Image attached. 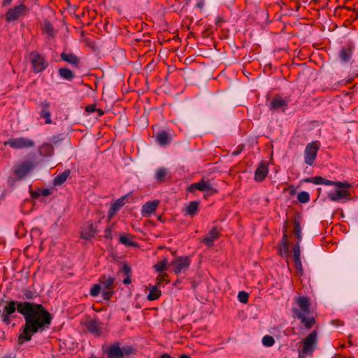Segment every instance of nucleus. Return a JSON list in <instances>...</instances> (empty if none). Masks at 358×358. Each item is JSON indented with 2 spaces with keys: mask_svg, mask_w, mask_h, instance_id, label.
Here are the masks:
<instances>
[{
  "mask_svg": "<svg viewBox=\"0 0 358 358\" xmlns=\"http://www.w3.org/2000/svg\"><path fill=\"white\" fill-rule=\"evenodd\" d=\"M161 295V291L157 285L151 286L150 287V292L147 296L149 301H154L157 299Z\"/></svg>",
  "mask_w": 358,
  "mask_h": 358,
  "instance_id": "25",
  "label": "nucleus"
},
{
  "mask_svg": "<svg viewBox=\"0 0 358 358\" xmlns=\"http://www.w3.org/2000/svg\"><path fill=\"white\" fill-rule=\"evenodd\" d=\"M120 242L125 245H134V243L126 235H121L120 236Z\"/></svg>",
  "mask_w": 358,
  "mask_h": 358,
  "instance_id": "37",
  "label": "nucleus"
},
{
  "mask_svg": "<svg viewBox=\"0 0 358 358\" xmlns=\"http://www.w3.org/2000/svg\"><path fill=\"white\" fill-rule=\"evenodd\" d=\"M320 143L318 141H313L306 146L304 150V162L309 166L313 164L317 155Z\"/></svg>",
  "mask_w": 358,
  "mask_h": 358,
  "instance_id": "6",
  "label": "nucleus"
},
{
  "mask_svg": "<svg viewBox=\"0 0 358 358\" xmlns=\"http://www.w3.org/2000/svg\"><path fill=\"white\" fill-rule=\"evenodd\" d=\"M289 102V99L288 97L276 96L271 101L268 107L273 110H285Z\"/></svg>",
  "mask_w": 358,
  "mask_h": 358,
  "instance_id": "13",
  "label": "nucleus"
},
{
  "mask_svg": "<svg viewBox=\"0 0 358 358\" xmlns=\"http://www.w3.org/2000/svg\"><path fill=\"white\" fill-rule=\"evenodd\" d=\"M294 233L296 234V236L298 239V243L300 242L302 239V232H301V228L300 226L299 222H296L294 223Z\"/></svg>",
  "mask_w": 358,
  "mask_h": 358,
  "instance_id": "34",
  "label": "nucleus"
},
{
  "mask_svg": "<svg viewBox=\"0 0 358 358\" xmlns=\"http://www.w3.org/2000/svg\"><path fill=\"white\" fill-rule=\"evenodd\" d=\"M308 181L315 185H322L324 182V178L320 176H316L309 179Z\"/></svg>",
  "mask_w": 358,
  "mask_h": 358,
  "instance_id": "39",
  "label": "nucleus"
},
{
  "mask_svg": "<svg viewBox=\"0 0 358 358\" xmlns=\"http://www.w3.org/2000/svg\"><path fill=\"white\" fill-rule=\"evenodd\" d=\"M16 311L21 313L25 320V325L18 337L20 344L30 341L33 334L48 328L52 320L50 313L42 305L18 301L6 303L1 315V320L9 324Z\"/></svg>",
  "mask_w": 358,
  "mask_h": 358,
  "instance_id": "1",
  "label": "nucleus"
},
{
  "mask_svg": "<svg viewBox=\"0 0 358 358\" xmlns=\"http://www.w3.org/2000/svg\"><path fill=\"white\" fill-rule=\"evenodd\" d=\"M45 27L46 29H47L48 31H50H50H52V27L50 26V24H45Z\"/></svg>",
  "mask_w": 358,
  "mask_h": 358,
  "instance_id": "45",
  "label": "nucleus"
},
{
  "mask_svg": "<svg viewBox=\"0 0 358 358\" xmlns=\"http://www.w3.org/2000/svg\"><path fill=\"white\" fill-rule=\"evenodd\" d=\"M96 111L98 112L99 116H101V115H102L103 114V112L101 109H97L96 108Z\"/></svg>",
  "mask_w": 358,
  "mask_h": 358,
  "instance_id": "48",
  "label": "nucleus"
},
{
  "mask_svg": "<svg viewBox=\"0 0 358 358\" xmlns=\"http://www.w3.org/2000/svg\"><path fill=\"white\" fill-rule=\"evenodd\" d=\"M13 182V178H8V182L9 184H10V183H11V182Z\"/></svg>",
  "mask_w": 358,
  "mask_h": 358,
  "instance_id": "51",
  "label": "nucleus"
},
{
  "mask_svg": "<svg viewBox=\"0 0 358 358\" xmlns=\"http://www.w3.org/2000/svg\"><path fill=\"white\" fill-rule=\"evenodd\" d=\"M168 171L166 168L161 167L156 170L155 179L158 181H162L166 176Z\"/></svg>",
  "mask_w": 358,
  "mask_h": 358,
  "instance_id": "30",
  "label": "nucleus"
},
{
  "mask_svg": "<svg viewBox=\"0 0 358 358\" xmlns=\"http://www.w3.org/2000/svg\"><path fill=\"white\" fill-rule=\"evenodd\" d=\"M124 201L125 199L124 197H122L120 199H118L111 205L108 215L109 220L111 219L117 213V212L124 205Z\"/></svg>",
  "mask_w": 358,
  "mask_h": 358,
  "instance_id": "17",
  "label": "nucleus"
},
{
  "mask_svg": "<svg viewBox=\"0 0 358 358\" xmlns=\"http://www.w3.org/2000/svg\"><path fill=\"white\" fill-rule=\"evenodd\" d=\"M69 175H70L69 170H66V171H63L62 173L59 174L57 177H55V178L54 179V184L56 185H61V184L64 183L66 180V179L69 176Z\"/></svg>",
  "mask_w": 358,
  "mask_h": 358,
  "instance_id": "27",
  "label": "nucleus"
},
{
  "mask_svg": "<svg viewBox=\"0 0 358 358\" xmlns=\"http://www.w3.org/2000/svg\"><path fill=\"white\" fill-rule=\"evenodd\" d=\"M160 358H172L170 355L168 354H163Z\"/></svg>",
  "mask_w": 358,
  "mask_h": 358,
  "instance_id": "46",
  "label": "nucleus"
},
{
  "mask_svg": "<svg viewBox=\"0 0 358 358\" xmlns=\"http://www.w3.org/2000/svg\"><path fill=\"white\" fill-rule=\"evenodd\" d=\"M59 75L62 79H64L66 80H71L74 77V74L72 72V71H71L70 69H66V68L60 69L59 70Z\"/></svg>",
  "mask_w": 358,
  "mask_h": 358,
  "instance_id": "28",
  "label": "nucleus"
},
{
  "mask_svg": "<svg viewBox=\"0 0 358 358\" xmlns=\"http://www.w3.org/2000/svg\"><path fill=\"white\" fill-rule=\"evenodd\" d=\"M203 3L202 2H198V3H197V6H198L199 8H202V7H203Z\"/></svg>",
  "mask_w": 358,
  "mask_h": 358,
  "instance_id": "49",
  "label": "nucleus"
},
{
  "mask_svg": "<svg viewBox=\"0 0 358 358\" xmlns=\"http://www.w3.org/2000/svg\"><path fill=\"white\" fill-rule=\"evenodd\" d=\"M294 317L301 320V322L306 327L311 328L315 321L310 315V303L307 296H296L292 306Z\"/></svg>",
  "mask_w": 358,
  "mask_h": 358,
  "instance_id": "2",
  "label": "nucleus"
},
{
  "mask_svg": "<svg viewBox=\"0 0 358 358\" xmlns=\"http://www.w3.org/2000/svg\"><path fill=\"white\" fill-rule=\"evenodd\" d=\"M95 234V231L93 228L92 225H88L87 227L82 229L80 236L82 238L85 240H90L92 238Z\"/></svg>",
  "mask_w": 358,
  "mask_h": 358,
  "instance_id": "21",
  "label": "nucleus"
},
{
  "mask_svg": "<svg viewBox=\"0 0 358 358\" xmlns=\"http://www.w3.org/2000/svg\"><path fill=\"white\" fill-rule=\"evenodd\" d=\"M249 294L245 291H241L238 294V299L240 302L246 303L248 301Z\"/></svg>",
  "mask_w": 358,
  "mask_h": 358,
  "instance_id": "36",
  "label": "nucleus"
},
{
  "mask_svg": "<svg viewBox=\"0 0 358 358\" xmlns=\"http://www.w3.org/2000/svg\"><path fill=\"white\" fill-rule=\"evenodd\" d=\"M301 343L303 347L299 352V358L311 357L317 346V331L316 330H313L301 341Z\"/></svg>",
  "mask_w": 358,
  "mask_h": 358,
  "instance_id": "3",
  "label": "nucleus"
},
{
  "mask_svg": "<svg viewBox=\"0 0 358 358\" xmlns=\"http://www.w3.org/2000/svg\"><path fill=\"white\" fill-rule=\"evenodd\" d=\"M199 202L196 201H191L185 208V215L194 216L197 213Z\"/></svg>",
  "mask_w": 358,
  "mask_h": 358,
  "instance_id": "23",
  "label": "nucleus"
},
{
  "mask_svg": "<svg viewBox=\"0 0 358 358\" xmlns=\"http://www.w3.org/2000/svg\"><path fill=\"white\" fill-rule=\"evenodd\" d=\"M87 329L96 336L101 334V323L96 320H91L87 323Z\"/></svg>",
  "mask_w": 358,
  "mask_h": 358,
  "instance_id": "20",
  "label": "nucleus"
},
{
  "mask_svg": "<svg viewBox=\"0 0 358 358\" xmlns=\"http://www.w3.org/2000/svg\"><path fill=\"white\" fill-rule=\"evenodd\" d=\"M191 264L190 258L186 257H178L171 263L173 271L176 275L184 273L189 267Z\"/></svg>",
  "mask_w": 358,
  "mask_h": 358,
  "instance_id": "5",
  "label": "nucleus"
},
{
  "mask_svg": "<svg viewBox=\"0 0 358 358\" xmlns=\"http://www.w3.org/2000/svg\"><path fill=\"white\" fill-rule=\"evenodd\" d=\"M324 185H334L336 187H351L352 185L348 182L333 181L324 178L323 184Z\"/></svg>",
  "mask_w": 358,
  "mask_h": 358,
  "instance_id": "24",
  "label": "nucleus"
},
{
  "mask_svg": "<svg viewBox=\"0 0 358 358\" xmlns=\"http://www.w3.org/2000/svg\"><path fill=\"white\" fill-rule=\"evenodd\" d=\"M349 187H336L327 193L328 198L332 201H347L351 199L350 194L348 190Z\"/></svg>",
  "mask_w": 358,
  "mask_h": 358,
  "instance_id": "7",
  "label": "nucleus"
},
{
  "mask_svg": "<svg viewBox=\"0 0 358 358\" xmlns=\"http://www.w3.org/2000/svg\"><path fill=\"white\" fill-rule=\"evenodd\" d=\"M61 58L64 61L76 66H78L80 62V59L73 53H67L64 52L61 54Z\"/></svg>",
  "mask_w": 358,
  "mask_h": 358,
  "instance_id": "19",
  "label": "nucleus"
},
{
  "mask_svg": "<svg viewBox=\"0 0 358 358\" xmlns=\"http://www.w3.org/2000/svg\"><path fill=\"white\" fill-rule=\"evenodd\" d=\"M262 344L266 347H271L275 343V340H274L273 337L271 336H268V335L264 336L262 338Z\"/></svg>",
  "mask_w": 358,
  "mask_h": 358,
  "instance_id": "32",
  "label": "nucleus"
},
{
  "mask_svg": "<svg viewBox=\"0 0 358 358\" xmlns=\"http://www.w3.org/2000/svg\"><path fill=\"white\" fill-rule=\"evenodd\" d=\"M156 138L158 144L160 145H164L168 144L171 140V138L169 137V134L164 131L157 133Z\"/></svg>",
  "mask_w": 358,
  "mask_h": 358,
  "instance_id": "22",
  "label": "nucleus"
},
{
  "mask_svg": "<svg viewBox=\"0 0 358 358\" xmlns=\"http://www.w3.org/2000/svg\"><path fill=\"white\" fill-rule=\"evenodd\" d=\"M219 237V233L215 228L210 230L204 237L203 242L208 246L210 247L213 245L215 240Z\"/></svg>",
  "mask_w": 358,
  "mask_h": 358,
  "instance_id": "18",
  "label": "nucleus"
},
{
  "mask_svg": "<svg viewBox=\"0 0 358 358\" xmlns=\"http://www.w3.org/2000/svg\"><path fill=\"white\" fill-rule=\"evenodd\" d=\"M27 9L23 4H20L13 8H10L6 13L5 17L8 22H13L17 20L20 17L26 15Z\"/></svg>",
  "mask_w": 358,
  "mask_h": 358,
  "instance_id": "10",
  "label": "nucleus"
},
{
  "mask_svg": "<svg viewBox=\"0 0 358 358\" xmlns=\"http://www.w3.org/2000/svg\"><path fill=\"white\" fill-rule=\"evenodd\" d=\"M41 116L45 119V124H51V113L48 109H42L41 111Z\"/></svg>",
  "mask_w": 358,
  "mask_h": 358,
  "instance_id": "33",
  "label": "nucleus"
},
{
  "mask_svg": "<svg viewBox=\"0 0 358 358\" xmlns=\"http://www.w3.org/2000/svg\"><path fill=\"white\" fill-rule=\"evenodd\" d=\"M268 173L267 162H262L257 166L255 173V180L261 182L265 179Z\"/></svg>",
  "mask_w": 358,
  "mask_h": 358,
  "instance_id": "15",
  "label": "nucleus"
},
{
  "mask_svg": "<svg viewBox=\"0 0 358 358\" xmlns=\"http://www.w3.org/2000/svg\"><path fill=\"white\" fill-rule=\"evenodd\" d=\"M101 290H102L101 285L100 284H95L92 287L90 294L92 296H97Z\"/></svg>",
  "mask_w": 358,
  "mask_h": 358,
  "instance_id": "35",
  "label": "nucleus"
},
{
  "mask_svg": "<svg viewBox=\"0 0 358 358\" xmlns=\"http://www.w3.org/2000/svg\"><path fill=\"white\" fill-rule=\"evenodd\" d=\"M42 109H48L50 108V103L47 101H44L41 103Z\"/></svg>",
  "mask_w": 358,
  "mask_h": 358,
  "instance_id": "43",
  "label": "nucleus"
},
{
  "mask_svg": "<svg viewBox=\"0 0 358 358\" xmlns=\"http://www.w3.org/2000/svg\"><path fill=\"white\" fill-rule=\"evenodd\" d=\"M13 0H4L3 1V4L4 5H8V4H10L11 2H12Z\"/></svg>",
  "mask_w": 358,
  "mask_h": 358,
  "instance_id": "47",
  "label": "nucleus"
},
{
  "mask_svg": "<svg viewBox=\"0 0 358 358\" xmlns=\"http://www.w3.org/2000/svg\"><path fill=\"white\" fill-rule=\"evenodd\" d=\"M122 269L126 275H129L131 268L127 264H124Z\"/></svg>",
  "mask_w": 358,
  "mask_h": 358,
  "instance_id": "42",
  "label": "nucleus"
},
{
  "mask_svg": "<svg viewBox=\"0 0 358 358\" xmlns=\"http://www.w3.org/2000/svg\"><path fill=\"white\" fill-rule=\"evenodd\" d=\"M5 145L14 149H23L34 146V142L28 138L19 137L8 139Z\"/></svg>",
  "mask_w": 358,
  "mask_h": 358,
  "instance_id": "11",
  "label": "nucleus"
},
{
  "mask_svg": "<svg viewBox=\"0 0 358 358\" xmlns=\"http://www.w3.org/2000/svg\"><path fill=\"white\" fill-rule=\"evenodd\" d=\"M168 260L166 258H165L164 260L157 263L154 267L157 272L162 273L164 271H166L168 268Z\"/></svg>",
  "mask_w": 358,
  "mask_h": 358,
  "instance_id": "29",
  "label": "nucleus"
},
{
  "mask_svg": "<svg viewBox=\"0 0 358 358\" xmlns=\"http://www.w3.org/2000/svg\"><path fill=\"white\" fill-rule=\"evenodd\" d=\"M34 168V164L31 161H25L15 166L13 173L20 180L27 176Z\"/></svg>",
  "mask_w": 358,
  "mask_h": 358,
  "instance_id": "8",
  "label": "nucleus"
},
{
  "mask_svg": "<svg viewBox=\"0 0 358 358\" xmlns=\"http://www.w3.org/2000/svg\"><path fill=\"white\" fill-rule=\"evenodd\" d=\"M29 60L33 71L35 73L43 72L48 66L45 57L36 51H33L30 53Z\"/></svg>",
  "mask_w": 358,
  "mask_h": 358,
  "instance_id": "4",
  "label": "nucleus"
},
{
  "mask_svg": "<svg viewBox=\"0 0 358 358\" xmlns=\"http://www.w3.org/2000/svg\"><path fill=\"white\" fill-rule=\"evenodd\" d=\"M131 352L130 347L120 348L118 343L110 345L108 348V357L110 358H123L124 355H128Z\"/></svg>",
  "mask_w": 358,
  "mask_h": 358,
  "instance_id": "9",
  "label": "nucleus"
},
{
  "mask_svg": "<svg viewBox=\"0 0 358 358\" xmlns=\"http://www.w3.org/2000/svg\"><path fill=\"white\" fill-rule=\"evenodd\" d=\"M196 189L203 192H209L213 190V187L209 180L202 179L198 182L191 184L187 188V191L189 192H194Z\"/></svg>",
  "mask_w": 358,
  "mask_h": 358,
  "instance_id": "14",
  "label": "nucleus"
},
{
  "mask_svg": "<svg viewBox=\"0 0 358 358\" xmlns=\"http://www.w3.org/2000/svg\"><path fill=\"white\" fill-rule=\"evenodd\" d=\"M115 279L110 276H103L100 280L102 287V296L105 300H109L113 294V288Z\"/></svg>",
  "mask_w": 358,
  "mask_h": 358,
  "instance_id": "12",
  "label": "nucleus"
},
{
  "mask_svg": "<svg viewBox=\"0 0 358 358\" xmlns=\"http://www.w3.org/2000/svg\"><path fill=\"white\" fill-rule=\"evenodd\" d=\"M294 262L296 268L299 271H302V263H301V259H294Z\"/></svg>",
  "mask_w": 358,
  "mask_h": 358,
  "instance_id": "40",
  "label": "nucleus"
},
{
  "mask_svg": "<svg viewBox=\"0 0 358 358\" xmlns=\"http://www.w3.org/2000/svg\"><path fill=\"white\" fill-rule=\"evenodd\" d=\"M85 110L87 113H94V112L96 111V108L94 105H89V106H86Z\"/></svg>",
  "mask_w": 358,
  "mask_h": 358,
  "instance_id": "41",
  "label": "nucleus"
},
{
  "mask_svg": "<svg viewBox=\"0 0 358 358\" xmlns=\"http://www.w3.org/2000/svg\"><path fill=\"white\" fill-rule=\"evenodd\" d=\"M352 57V51L349 48H342L339 52V57L341 62H348Z\"/></svg>",
  "mask_w": 358,
  "mask_h": 358,
  "instance_id": "26",
  "label": "nucleus"
},
{
  "mask_svg": "<svg viewBox=\"0 0 358 358\" xmlns=\"http://www.w3.org/2000/svg\"><path fill=\"white\" fill-rule=\"evenodd\" d=\"M301 255V250H300V246L299 243H297L293 248V259H298L300 258Z\"/></svg>",
  "mask_w": 358,
  "mask_h": 358,
  "instance_id": "38",
  "label": "nucleus"
},
{
  "mask_svg": "<svg viewBox=\"0 0 358 358\" xmlns=\"http://www.w3.org/2000/svg\"><path fill=\"white\" fill-rule=\"evenodd\" d=\"M123 282L125 285H129L131 283V279L129 275H127V277L123 280Z\"/></svg>",
  "mask_w": 358,
  "mask_h": 358,
  "instance_id": "44",
  "label": "nucleus"
},
{
  "mask_svg": "<svg viewBox=\"0 0 358 358\" xmlns=\"http://www.w3.org/2000/svg\"><path fill=\"white\" fill-rule=\"evenodd\" d=\"M180 358H190L188 355H182Z\"/></svg>",
  "mask_w": 358,
  "mask_h": 358,
  "instance_id": "50",
  "label": "nucleus"
},
{
  "mask_svg": "<svg viewBox=\"0 0 358 358\" xmlns=\"http://www.w3.org/2000/svg\"><path fill=\"white\" fill-rule=\"evenodd\" d=\"M48 191L47 189H46V190H45V192H44L43 194H44V195H46V194H48Z\"/></svg>",
  "mask_w": 358,
  "mask_h": 358,
  "instance_id": "52",
  "label": "nucleus"
},
{
  "mask_svg": "<svg viewBox=\"0 0 358 358\" xmlns=\"http://www.w3.org/2000/svg\"><path fill=\"white\" fill-rule=\"evenodd\" d=\"M159 205V201L155 200L152 201L146 202L142 206V215L145 217H148L152 213H154Z\"/></svg>",
  "mask_w": 358,
  "mask_h": 358,
  "instance_id": "16",
  "label": "nucleus"
},
{
  "mask_svg": "<svg viewBox=\"0 0 358 358\" xmlns=\"http://www.w3.org/2000/svg\"><path fill=\"white\" fill-rule=\"evenodd\" d=\"M298 200L303 203H307L310 200V194L305 191L300 192L297 195Z\"/></svg>",
  "mask_w": 358,
  "mask_h": 358,
  "instance_id": "31",
  "label": "nucleus"
}]
</instances>
